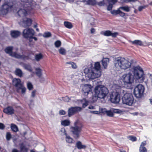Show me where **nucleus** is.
<instances>
[{
	"instance_id": "nucleus-1",
	"label": "nucleus",
	"mask_w": 152,
	"mask_h": 152,
	"mask_svg": "<svg viewBox=\"0 0 152 152\" xmlns=\"http://www.w3.org/2000/svg\"><path fill=\"white\" fill-rule=\"evenodd\" d=\"M144 75V71L140 66H134L130 69V72L124 74L121 79L125 86L131 85L134 79L136 82L142 83L145 79Z\"/></svg>"
},
{
	"instance_id": "nucleus-56",
	"label": "nucleus",
	"mask_w": 152,
	"mask_h": 152,
	"mask_svg": "<svg viewBox=\"0 0 152 152\" xmlns=\"http://www.w3.org/2000/svg\"><path fill=\"white\" fill-rule=\"evenodd\" d=\"M5 126L4 125L1 123H0V129H4Z\"/></svg>"
},
{
	"instance_id": "nucleus-13",
	"label": "nucleus",
	"mask_w": 152,
	"mask_h": 152,
	"mask_svg": "<svg viewBox=\"0 0 152 152\" xmlns=\"http://www.w3.org/2000/svg\"><path fill=\"white\" fill-rule=\"evenodd\" d=\"M80 87L83 92L85 95L88 94L89 92L91 91L92 86L89 84H81Z\"/></svg>"
},
{
	"instance_id": "nucleus-39",
	"label": "nucleus",
	"mask_w": 152,
	"mask_h": 152,
	"mask_svg": "<svg viewBox=\"0 0 152 152\" xmlns=\"http://www.w3.org/2000/svg\"><path fill=\"white\" fill-rule=\"evenodd\" d=\"M66 140L67 142L69 143H72V142L73 139L69 136H66Z\"/></svg>"
},
{
	"instance_id": "nucleus-5",
	"label": "nucleus",
	"mask_w": 152,
	"mask_h": 152,
	"mask_svg": "<svg viewBox=\"0 0 152 152\" xmlns=\"http://www.w3.org/2000/svg\"><path fill=\"white\" fill-rule=\"evenodd\" d=\"M83 127L82 123L79 120H77L74 123V126H72L70 129L73 134L75 135V138H78L80 133Z\"/></svg>"
},
{
	"instance_id": "nucleus-33",
	"label": "nucleus",
	"mask_w": 152,
	"mask_h": 152,
	"mask_svg": "<svg viewBox=\"0 0 152 152\" xmlns=\"http://www.w3.org/2000/svg\"><path fill=\"white\" fill-rule=\"evenodd\" d=\"M35 59L37 61H39L43 58V56L41 53H39L35 55Z\"/></svg>"
},
{
	"instance_id": "nucleus-59",
	"label": "nucleus",
	"mask_w": 152,
	"mask_h": 152,
	"mask_svg": "<svg viewBox=\"0 0 152 152\" xmlns=\"http://www.w3.org/2000/svg\"><path fill=\"white\" fill-rule=\"evenodd\" d=\"M36 91H32V92L31 93V96L32 97H34L36 93Z\"/></svg>"
},
{
	"instance_id": "nucleus-31",
	"label": "nucleus",
	"mask_w": 152,
	"mask_h": 152,
	"mask_svg": "<svg viewBox=\"0 0 152 152\" xmlns=\"http://www.w3.org/2000/svg\"><path fill=\"white\" fill-rule=\"evenodd\" d=\"M36 71V74L39 77H40L42 75V69L39 68H37L35 69Z\"/></svg>"
},
{
	"instance_id": "nucleus-8",
	"label": "nucleus",
	"mask_w": 152,
	"mask_h": 152,
	"mask_svg": "<svg viewBox=\"0 0 152 152\" xmlns=\"http://www.w3.org/2000/svg\"><path fill=\"white\" fill-rule=\"evenodd\" d=\"M12 5L8 1H5L0 7V14L6 15L11 10Z\"/></svg>"
},
{
	"instance_id": "nucleus-10",
	"label": "nucleus",
	"mask_w": 152,
	"mask_h": 152,
	"mask_svg": "<svg viewBox=\"0 0 152 152\" xmlns=\"http://www.w3.org/2000/svg\"><path fill=\"white\" fill-rule=\"evenodd\" d=\"M124 91L121 89L120 92L118 91L113 93L110 96L111 102L114 103H118L120 100V94Z\"/></svg>"
},
{
	"instance_id": "nucleus-54",
	"label": "nucleus",
	"mask_w": 152,
	"mask_h": 152,
	"mask_svg": "<svg viewBox=\"0 0 152 152\" xmlns=\"http://www.w3.org/2000/svg\"><path fill=\"white\" fill-rule=\"evenodd\" d=\"M59 114L61 115H64L66 114V112L64 110H61L59 111Z\"/></svg>"
},
{
	"instance_id": "nucleus-45",
	"label": "nucleus",
	"mask_w": 152,
	"mask_h": 152,
	"mask_svg": "<svg viewBox=\"0 0 152 152\" xmlns=\"http://www.w3.org/2000/svg\"><path fill=\"white\" fill-rule=\"evenodd\" d=\"M11 137V135L10 133L8 132L7 133L6 135V138L7 140H9Z\"/></svg>"
},
{
	"instance_id": "nucleus-37",
	"label": "nucleus",
	"mask_w": 152,
	"mask_h": 152,
	"mask_svg": "<svg viewBox=\"0 0 152 152\" xmlns=\"http://www.w3.org/2000/svg\"><path fill=\"white\" fill-rule=\"evenodd\" d=\"M27 86L29 90H32L33 88V86L32 83L30 82H28L27 83Z\"/></svg>"
},
{
	"instance_id": "nucleus-9",
	"label": "nucleus",
	"mask_w": 152,
	"mask_h": 152,
	"mask_svg": "<svg viewBox=\"0 0 152 152\" xmlns=\"http://www.w3.org/2000/svg\"><path fill=\"white\" fill-rule=\"evenodd\" d=\"M13 48V47H7L5 49V51L6 53L9 54L10 56L17 58H22L24 59H28V56H25L23 55H20L16 53L12 52V51Z\"/></svg>"
},
{
	"instance_id": "nucleus-34",
	"label": "nucleus",
	"mask_w": 152,
	"mask_h": 152,
	"mask_svg": "<svg viewBox=\"0 0 152 152\" xmlns=\"http://www.w3.org/2000/svg\"><path fill=\"white\" fill-rule=\"evenodd\" d=\"M64 24L65 26L68 28L70 29L72 27V25L70 22L65 21L64 22Z\"/></svg>"
},
{
	"instance_id": "nucleus-36",
	"label": "nucleus",
	"mask_w": 152,
	"mask_h": 152,
	"mask_svg": "<svg viewBox=\"0 0 152 152\" xmlns=\"http://www.w3.org/2000/svg\"><path fill=\"white\" fill-rule=\"evenodd\" d=\"M15 74L20 77L22 76V72L21 70L20 69H17L15 71Z\"/></svg>"
},
{
	"instance_id": "nucleus-20",
	"label": "nucleus",
	"mask_w": 152,
	"mask_h": 152,
	"mask_svg": "<svg viewBox=\"0 0 152 152\" xmlns=\"http://www.w3.org/2000/svg\"><path fill=\"white\" fill-rule=\"evenodd\" d=\"M19 16L22 18L26 17L27 15V11L23 9H20L18 12Z\"/></svg>"
},
{
	"instance_id": "nucleus-57",
	"label": "nucleus",
	"mask_w": 152,
	"mask_h": 152,
	"mask_svg": "<svg viewBox=\"0 0 152 152\" xmlns=\"http://www.w3.org/2000/svg\"><path fill=\"white\" fill-rule=\"evenodd\" d=\"M101 112L103 113H106L107 111V110L106 108H102L101 110Z\"/></svg>"
},
{
	"instance_id": "nucleus-55",
	"label": "nucleus",
	"mask_w": 152,
	"mask_h": 152,
	"mask_svg": "<svg viewBox=\"0 0 152 152\" xmlns=\"http://www.w3.org/2000/svg\"><path fill=\"white\" fill-rule=\"evenodd\" d=\"M108 3H112L113 4H115L116 3L118 0H107Z\"/></svg>"
},
{
	"instance_id": "nucleus-48",
	"label": "nucleus",
	"mask_w": 152,
	"mask_h": 152,
	"mask_svg": "<svg viewBox=\"0 0 152 152\" xmlns=\"http://www.w3.org/2000/svg\"><path fill=\"white\" fill-rule=\"evenodd\" d=\"M60 132H61V134L66 135V133L64 128H63L61 129Z\"/></svg>"
},
{
	"instance_id": "nucleus-28",
	"label": "nucleus",
	"mask_w": 152,
	"mask_h": 152,
	"mask_svg": "<svg viewBox=\"0 0 152 152\" xmlns=\"http://www.w3.org/2000/svg\"><path fill=\"white\" fill-rule=\"evenodd\" d=\"M132 44L136 45L141 46L142 44V42L140 40H135L134 41H130Z\"/></svg>"
},
{
	"instance_id": "nucleus-11",
	"label": "nucleus",
	"mask_w": 152,
	"mask_h": 152,
	"mask_svg": "<svg viewBox=\"0 0 152 152\" xmlns=\"http://www.w3.org/2000/svg\"><path fill=\"white\" fill-rule=\"evenodd\" d=\"M32 20L26 17L21 19L19 24L23 27H26L30 26L32 23Z\"/></svg>"
},
{
	"instance_id": "nucleus-26",
	"label": "nucleus",
	"mask_w": 152,
	"mask_h": 152,
	"mask_svg": "<svg viewBox=\"0 0 152 152\" xmlns=\"http://www.w3.org/2000/svg\"><path fill=\"white\" fill-rule=\"evenodd\" d=\"M21 34V32L18 31H12L11 34L12 37L15 38L19 36Z\"/></svg>"
},
{
	"instance_id": "nucleus-18",
	"label": "nucleus",
	"mask_w": 152,
	"mask_h": 152,
	"mask_svg": "<svg viewBox=\"0 0 152 152\" xmlns=\"http://www.w3.org/2000/svg\"><path fill=\"white\" fill-rule=\"evenodd\" d=\"M16 88V91L18 93H20L23 94H24L26 93V88L24 86L23 84H22Z\"/></svg>"
},
{
	"instance_id": "nucleus-21",
	"label": "nucleus",
	"mask_w": 152,
	"mask_h": 152,
	"mask_svg": "<svg viewBox=\"0 0 152 152\" xmlns=\"http://www.w3.org/2000/svg\"><path fill=\"white\" fill-rule=\"evenodd\" d=\"M23 67L26 69L28 70L30 72H32V74L31 75V77L34 76L35 72H32L33 69L30 65L28 64H24L23 65Z\"/></svg>"
},
{
	"instance_id": "nucleus-43",
	"label": "nucleus",
	"mask_w": 152,
	"mask_h": 152,
	"mask_svg": "<svg viewBox=\"0 0 152 152\" xmlns=\"http://www.w3.org/2000/svg\"><path fill=\"white\" fill-rule=\"evenodd\" d=\"M85 102L83 103V108H85L88 105V102L87 101H86L85 99H83L82 100V102Z\"/></svg>"
},
{
	"instance_id": "nucleus-3",
	"label": "nucleus",
	"mask_w": 152,
	"mask_h": 152,
	"mask_svg": "<svg viewBox=\"0 0 152 152\" xmlns=\"http://www.w3.org/2000/svg\"><path fill=\"white\" fill-rule=\"evenodd\" d=\"M113 62L114 66L118 69H126L130 68L132 65L131 61L124 58H116Z\"/></svg>"
},
{
	"instance_id": "nucleus-22",
	"label": "nucleus",
	"mask_w": 152,
	"mask_h": 152,
	"mask_svg": "<svg viewBox=\"0 0 152 152\" xmlns=\"http://www.w3.org/2000/svg\"><path fill=\"white\" fill-rule=\"evenodd\" d=\"M12 82L13 85L15 86L16 88L22 84L21 83V80L18 78H15L13 79Z\"/></svg>"
},
{
	"instance_id": "nucleus-49",
	"label": "nucleus",
	"mask_w": 152,
	"mask_h": 152,
	"mask_svg": "<svg viewBox=\"0 0 152 152\" xmlns=\"http://www.w3.org/2000/svg\"><path fill=\"white\" fill-rule=\"evenodd\" d=\"M113 112L115 113H119L122 112L121 110L117 109H113Z\"/></svg>"
},
{
	"instance_id": "nucleus-6",
	"label": "nucleus",
	"mask_w": 152,
	"mask_h": 152,
	"mask_svg": "<svg viewBox=\"0 0 152 152\" xmlns=\"http://www.w3.org/2000/svg\"><path fill=\"white\" fill-rule=\"evenodd\" d=\"M145 88L143 85L139 84L136 86L134 89V94L137 98H140L143 96Z\"/></svg>"
},
{
	"instance_id": "nucleus-30",
	"label": "nucleus",
	"mask_w": 152,
	"mask_h": 152,
	"mask_svg": "<svg viewBox=\"0 0 152 152\" xmlns=\"http://www.w3.org/2000/svg\"><path fill=\"white\" fill-rule=\"evenodd\" d=\"M10 127L12 130L15 132H16L18 131V129L17 126L15 124H11Z\"/></svg>"
},
{
	"instance_id": "nucleus-47",
	"label": "nucleus",
	"mask_w": 152,
	"mask_h": 152,
	"mask_svg": "<svg viewBox=\"0 0 152 152\" xmlns=\"http://www.w3.org/2000/svg\"><path fill=\"white\" fill-rule=\"evenodd\" d=\"M129 139L132 141H135L137 140V138L134 136H129L128 137Z\"/></svg>"
},
{
	"instance_id": "nucleus-27",
	"label": "nucleus",
	"mask_w": 152,
	"mask_h": 152,
	"mask_svg": "<svg viewBox=\"0 0 152 152\" xmlns=\"http://www.w3.org/2000/svg\"><path fill=\"white\" fill-rule=\"evenodd\" d=\"M76 146L78 149H85L86 148L85 145H82L80 141H78L76 143Z\"/></svg>"
},
{
	"instance_id": "nucleus-53",
	"label": "nucleus",
	"mask_w": 152,
	"mask_h": 152,
	"mask_svg": "<svg viewBox=\"0 0 152 152\" xmlns=\"http://www.w3.org/2000/svg\"><path fill=\"white\" fill-rule=\"evenodd\" d=\"M118 9L117 10H114L111 11V14L113 15H117L118 14Z\"/></svg>"
},
{
	"instance_id": "nucleus-4",
	"label": "nucleus",
	"mask_w": 152,
	"mask_h": 152,
	"mask_svg": "<svg viewBox=\"0 0 152 152\" xmlns=\"http://www.w3.org/2000/svg\"><path fill=\"white\" fill-rule=\"evenodd\" d=\"M95 96L97 98L104 99L109 93L108 89L105 86L102 85L96 86L94 88Z\"/></svg>"
},
{
	"instance_id": "nucleus-51",
	"label": "nucleus",
	"mask_w": 152,
	"mask_h": 152,
	"mask_svg": "<svg viewBox=\"0 0 152 152\" xmlns=\"http://www.w3.org/2000/svg\"><path fill=\"white\" fill-rule=\"evenodd\" d=\"M68 63L71 64V65H72V67L73 68L75 69L76 68L77 66L76 64L74 63L73 62H71V63Z\"/></svg>"
},
{
	"instance_id": "nucleus-46",
	"label": "nucleus",
	"mask_w": 152,
	"mask_h": 152,
	"mask_svg": "<svg viewBox=\"0 0 152 152\" xmlns=\"http://www.w3.org/2000/svg\"><path fill=\"white\" fill-rule=\"evenodd\" d=\"M109 5L107 8V10H112L113 7V5L114 4H113L112 3H108Z\"/></svg>"
},
{
	"instance_id": "nucleus-12",
	"label": "nucleus",
	"mask_w": 152,
	"mask_h": 152,
	"mask_svg": "<svg viewBox=\"0 0 152 152\" xmlns=\"http://www.w3.org/2000/svg\"><path fill=\"white\" fill-rule=\"evenodd\" d=\"M34 34V30L32 28H28L24 29L23 31V37L26 38H30Z\"/></svg>"
},
{
	"instance_id": "nucleus-63",
	"label": "nucleus",
	"mask_w": 152,
	"mask_h": 152,
	"mask_svg": "<svg viewBox=\"0 0 152 152\" xmlns=\"http://www.w3.org/2000/svg\"><path fill=\"white\" fill-rule=\"evenodd\" d=\"M95 29L94 28H92L91 29V33H93L95 32Z\"/></svg>"
},
{
	"instance_id": "nucleus-42",
	"label": "nucleus",
	"mask_w": 152,
	"mask_h": 152,
	"mask_svg": "<svg viewBox=\"0 0 152 152\" xmlns=\"http://www.w3.org/2000/svg\"><path fill=\"white\" fill-rule=\"evenodd\" d=\"M121 9L118 8V14H119V15L121 17H124L125 15V13L121 11Z\"/></svg>"
},
{
	"instance_id": "nucleus-19",
	"label": "nucleus",
	"mask_w": 152,
	"mask_h": 152,
	"mask_svg": "<svg viewBox=\"0 0 152 152\" xmlns=\"http://www.w3.org/2000/svg\"><path fill=\"white\" fill-rule=\"evenodd\" d=\"M22 2L21 4L25 8L30 7L31 4L32 3V0H21Z\"/></svg>"
},
{
	"instance_id": "nucleus-50",
	"label": "nucleus",
	"mask_w": 152,
	"mask_h": 152,
	"mask_svg": "<svg viewBox=\"0 0 152 152\" xmlns=\"http://www.w3.org/2000/svg\"><path fill=\"white\" fill-rule=\"evenodd\" d=\"M63 100L64 101L67 102L69 101L70 99L68 96H65L63 98Z\"/></svg>"
},
{
	"instance_id": "nucleus-64",
	"label": "nucleus",
	"mask_w": 152,
	"mask_h": 152,
	"mask_svg": "<svg viewBox=\"0 0 152 152\" xmlns=\"http://www.w3.org/2000/svg\"><path fill=\"white\" fill-rule=\"evenodd\" d=\"M138 113L137 112H136L133 113V115H137L138 114Z\"/></svg>"
},
{
	"instance_id": "nucleus-35",
	"label": "nucleus",
	"mask_w": 152,
	"mask_h": 152,
	"mask_svg": "<svg viewBox=\"0 0 152 152\" xmlns=\"http://www.w3.org/2000/svg\"><path fill=\"white\" fill-rule=\"evenodd\" d=\"M120 9L126 12H129L130 10V8L127 6H122L119 7Z\"/></svg>"
},
{
	"instance_id": "nucleus-25",
	"label": "nucleus",
	"mask_w": 152,
	"mask_h": 152,
	"mask_svg": "<svg viewBox=\"0 0 152 152\" xmlns=\"http://www.w3.org/2000/svg\"><path fill=\"white\" fill-rule=\"evenodd\" d=\"M102 61L103 66L104 69H106L107 67L108 63L109 61V59L108 58H104Z\"/></svg>"
},
{
	"instance_id": "nucleus-62",
	"label": "nucleus",
	"mask_w": 152,
	"mask_h": 152,
	"mask_svg": "<svg viewBox=\"0 0 152 152\" xmlns=\"http://www.w3.org/2000/svg\"><path fill=\"white\" fill-rule=\"evenodd\" d=\"M88 108L90 109H93L94 108V107L92 106H90L88 107Z\"/></svg>"
},
{
	"instance_id": "nucleus-38",
	"label": "nucleus",
	"mask_w": 152,
	"mask_h": 152,
	"mask_svg": "<svg viewBox=\"0 0 152 152\" xmlns=\"http://www.w3.org/2000/svg\"><path fill=\"white\" fill-rule=\"evenodd\" d=\"M58 51L62 55H65L66 54V50L63 48H61Z\"/></svg>"
},
{
	"instance_id": "nucleus-40",
	"label": "nucleus",
	"mask_w": 152,
	"mask_h": 152,
	"mask_svg": "<svg viewBox=\"0 0 152 152\" xmlns=\"http://www.w3.org/2000/svg\"><path fill=\"white\" fill-rule=\"evenodd\" d=\"M61 42L59 40L56 41L54 43L55 45L56 48H58L60 47L61 45Z\"/></svg>"
},
{
	"instance_id": "nucleus-15",
	"label": "nucleus",
	"mask_w": 152,
	"mask_h": 152,
	"mask_svg": "<svg viewBox=\"0 0 152 152\" xmlns=\"http://www.w3.org/2000/svg\"><path fill=\"white\" fill-rule=\"evenodd\" d=\"M144 76L145 77L144 75ZM146 77L147 78L146 80H145V79L143 82H144L147 87L152 86V74L148 73L146 75Z\"/></svg>"
},
{
	"instance_id": "nucleus-41",
	"label": "nucleus",
	"mask_w": 152,
	"mask_h": 152,
	"mask_svg": "<svg viewBox=\"0 0 152 152\" xmlns=\"http://www.w3.org/2000/svg\"><path fill=\"white\" fill-rule=\"evenodd\" d=\"M43 36L44 37H49L51 36V34L50 32H47L44 34Z\"/></svg>"
},
{
	"instance_id": "nucleus-17",
	"label": "nucleus",
	"mask_w": 152,
	"mask_h": 152,
	"mask_svg": "<svg viewBox=\"0 0 152 152\" xmlns=\"http://www.w3.org/2000/svg\"><path fill=\"white\" fill-rule=\"evenodd\" d=\"M14 110L13 107L10 106L5 108L3 110L4 113L9 115L13 114L14 113Z\"/></svg>"
},
{
	"instance_id": "nucleus-7",
	"label": "nucleus",
	"mask_w": 152,
	"mask_h": 152,
	"mask_svg": "<svg viewBox=\"0 0 152 152\" xmlns=\"http://www.w3.org/2000/svg\"><path fill=\"white\" fill-rule=\"evenodd\" d=\"M122 100L123 104L130 106L134 102V98L132 94L126 93L122 97Z\"/></svg>"
},
{
	"instance_id": "nucleus-24",
	"label": "nucleus",
	"mask_w": 152,
	"mask_h": 152,
	"mask_svg": "<svg viewBox=\"0 0 152 152\" xmlns=\"http://www.w3.org/2000/svg\"><path fill=\"white\" fill-rule=\"evenodd\" d=\"M146 144V141H144L142 142L140 146L139 151L140 152H147V150L144 146Z\"/></svg>"
},
{
	"instance_id": "nucleus-23",
	"label": "nucleus",
	"mask_w": 152,
	"mask_h": 152,
	"mask_svg": "<svg viewBox=\"0 0 152 152\" xmlns=\"http://www.w3.org/2000/svg\"><path fill=\"white\" fill-rule=\"evenodd\" d=\"M83 1L86 4L91 6H94L97 4L96 0H83Z\"/></svg>"
},
{
	"instance_id": "nucleus-32",
	"label": "nucleus",
	"mask_w": 152,
	"mask_h": 152,
	"mask_svg": "<svg viewBox=\"0 0 152 152\" xmlns=\"http://www.w3.org/2000/svg\"><path fill=\"white\" fill-rule=\"evenodd\" d=\"M61 124L63 126H67L69 125L70 122L69 120H66L62 121Z\"/></svg>"
},
{
	"instance_id": "nucleus-58",
	"label": "nucleus",
	"mask_w": 152,
	"mask_h": 152,
	"mask_svg": "<svg viewBox=\"0 0 152 152\" xmlns=\"http://www.w3.org/2000/svg\"><path fill=\"white\" fill-rule=\"evenodd\" d=\"M145 6H140L139 7L138 10L140 11H141L143 9L145 8Z\"/></svg>"
},
{
	"instance_id": "nucleus-16",
	"label": "nucleus",
	"mask_w": 152,
	"mask_h": 152,
	"mask_svg": "<svg viewBox=\"0 0 152 152\" xmlns=\"http://www.w3.org/2000/svg\"><path fill=\"white\" fill-rule=\"evenodd\" d=\"M102 34L105 36H111L112 37H115L118 35V33L117 32L112 33L109 30L105 31L102 32Z\"/></svg>"
},
{
	"instance_id": "nucleus-2",
	"label": "nucleus",
	"mask_w": 152,
	"mask_h": 152,
	"mask_svg": "<svg viewBox=\"0 0 152 152\" xmlns=\"http://www.w3.org/2000/svg\"><path fill=\"white\" fill-rule=\"evenodd\" d=\"M101 66L99 62L95 63L94 67L87 68L84 70L86 76L89 79H94L99 77L101 75Z\"/></svg>"
},
{
	"instance_id": "nucleus-44",
	"label": "nucleus",
	"mask_w": 152,
	"mask_h": 152,
	"mask_svg": "<svg viewBox=\"0 0 152 152\" xmlns=\"http://www.w3.org/2000/svg\"><path fill=\"white\" fill-rule=\"evenodd\" d=\"M106 113L107 115L110 117H112L113 115V113L111 110H107Z\"/></svg>"
},
{
	"instance_id": "nucleus-14",
	"label": "nucleus",
	"mask_w": 152,
	"mask_h": 152,
	"mask_svg": "<svg viewBox=\"0 0 152 152\" xmlns=\"http://www.w3.org/2000/svg\"><path fill=\"white\" fill-rule=\"evenodd\" d=\"M82 108L79 107H71L68 110V114L69 117H70L71 116L76 113L82 110Z\"/></svg>"
},
{
	"instance_id": "nucleus-60",
	"label": "nucleus",
	"mask_w": 152,
	"mask_h": 152,
	"mask_svg": "<svg viewBox=\"0 0 152 152\" xmlns=\"http://www.w3.org/2000/svg\"><path fill=\"white\" fill-rule=\"evenodd\" d=\"M34 39L35 41H37V39L36 37L32 36L30 38V40L31 39Z\"/></svg>"
},
{
	"instance_id": "nucleus-61",
	"label": "nucleus",
	"mask_w": 152,
	"mask_h": 152,
	"mask_svg": "<svg viewBox=\"0 0 152 152\" xmlns=\"http://www.w3.org/2000/svg\"><path fill=\"white\" fill-rule=\"evenodd\" d=\"M12 152H19V151L16 149H14L12 150Z\"/></svg>"
},
{
	"instance_id": "nucleus-29",
	"label": "nucleus",
	"mask_w": 152,
	"mask_h": 152,
	"mask_svg": "<svg viewBox=\"0 0 152 152\" xmlns=\"http://www.w3.org/2000/svg\"><path fill=\"white\" fill-rule=\"evenodd\" d=\"M21 152H27L28 148L23 144H21L20 146Z\"/></svg>"
},
{
	"instance_id": "nucleus-52",
	"label": "nucleus",
	"mask_w": 152,
	"mask_h": 152,
	"mask_svg": "<svg viewBox=\"0 0 152 152\" xmlns=\"http://www.w3.org/2000/svg\"><path fill=\"white\" fill-rule=\"evenodd\" d=\"M97 4L99 6H104V1L103 0L102 1H101L97 3Z\"/></svg>"
}]
</instances>
